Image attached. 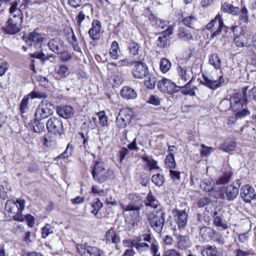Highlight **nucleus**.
Instances as JSON below:
<instances>
[{
    "mask_svg": "<svg viewBox=\"0 0 256 256\" xmlns=\"http://www.w3.org/2000/svg\"><path fill=\"white\" fill-rule=\"evenodd\" d=\"M94 180L98 183L102 184L114 177V172L110 169H106L104 163L100 160L95 162L92 171Z\"/></svg>",
    "mask_w": 256,
    "mask_h": 256,
    "instance_id": "1",
    "label": "nucleus"
},
{
    "mask_svg": "<svg viewBox=\"0 0 256 256\" xmlns=\"http://www.w3.org/2000/svg\"><path fill=\"white\" fill-rule=\"evenodd\" d=\"M248 87L242 88V92H236L230 98V108L234 112H241L247 109L246 91Z\"/></svg>",
    "mask_w": 256,
    "mask_h": 256,
    "instance_id": "2",
    "label": "nucleus"
},
{
    "mask_svg": "<svg viewBox=\"0 0 256 256\" xmlns=\"http://www.w3.org/2000/svg\"><path fill=\"white\" fill-rule=\"evenodd\" d=\"M165 213L160 209L154 210L148 216L150 226L158 233H160L164 225Z\"/></svg>",
    "mask_w": 256,
    "mask_h": 256,
    "instance_id": "3",
    "label": "nucleus"
},
{
    "mask_svg": "<svg viewBox=\"0 0 256 256\" xmlns=\"http://www.w3.org/2000/svg\"><path fill=\"white\" fill-rule=\"evenodd\" d=\"M54 106L48 100H42L36 109L35 116L36 120H43L54 112Z\"/></svg>",
    "mask_w": 256,
    "mask_h": 256,
    "instance_id": "4",
    "label": "nucleus"
},
{
    "mask_svg": "<svg viewBox=\"0 0 256 256\" xmlns=\"http://www.w3.org/2000/svg\"><path fill=\"white\" fill-rule=\"evenodd\" d=\"M203 81L202 84L211 90L226 84L228 83V80L222 76H218V79H214L213 76L208 77L204 74L202 75Z\"/></svg>",
    "mask_w": 256,
    "mask_h": 256,
    "instance_id": "5",
    "label": "nucleus"
},
{
    "mask_svg": "<svg viewBox=\"0 0 256 256\" xmlns=\"http://www.w3.org/2000/svg\"><path fill=\"white\" fill-rule=\"evenodd\" d=\"M26 200L23 199H18L16 202L8 200L5 205V214L10 216L11 214H15L18 210H24Z\"/></svg>",
    "mask_w": 256,
    "mask_h": 256,
    "instance_id": "6",
    "label": "nucleus"
},
{
    "mask_svg": "<svg viewBox=\"0 0 256 256\" xmlns=\"http://www.w3.org/2000/svg\"><path fill=\"white\" fill-rule=\"evenodd\" d=\"M133 62L134 66L132 70L133 76L136 78H146L148 74V67L146 64L140 60Z\"/></svg>",
    "mask_w": 256,
    "mask_h": 256,
    "instance_id": "7",
    "label": "nucleus"
},
{
    "mask_svg": "<svg viewBox=\"0 0 256 256\" xmlns=\"http://www.w3.org/2000/svg\"><path fill=\"white\" fill-rule=\"evenodd\" d=\"M76 249L78 253L82 256H101L100 250L96 246L84 244H78Z\"/></svg>",
    "mask_w": 256,
    "mask_h": 256,
    "instance_id": "8",
    "label": "nucleus"
},
{
    "mask_svg": "<svg viewBox=\"0 0 256 256\" xmlns=\"http://www.w3.org/2000/svg\"><path fill=\"white\" fill-rule=\"evenodd\" d=\"M46 128L49 132L62 135L64 132L61 120L54 116L51 117L46 122Z\"/></svg>",
    "mask_w": 256,
    "mask_h": 256,
    "instance_id": "9",
    "label": "nucleus"
},
{
    "mask_svg": "<svg viewBox=\"0 0 256 256\" xmlns=\"http://www.w3.org/2000/svg\"><path fill=\"white\" fill-rule=\"evenodd\" d=\"M158 90L162 92L167 93H173L176 91V84L170 80L164 78L160 80L157 85Z\"/></svg>",
    "mask_w": 256,
    "mask_h": 256,
    "instance_id": "10",
    "label": "nucleus"
},
{
    "mask_svg": "<svg viewBox=\"0 0 256 256\" xmlns=\"http://www.w3.org/2000/svg\"><path fill=\"white\" fill-rule=\"evenodd\" d=\"M48 45L49 48L56 54H60L65 51L64 42L59 38L50 39Z\"/></svg>",
    "mask_w": 256,
    "mask_h": 256,
    "instance_id": "11",
    "label": "nucleus"
},
{
    "mask_svg": "<svg viewBox=\"0 0 256 256\" xmlns=\"http://www.w3.org/2000/svg\"><path fill=\"white\" fill-rule=\"evenodd\" d=\"M177 72L182 80L186 82L189 80L186 85L191 83L193 76L192 70L190 67L178 66H177Z\"/></svg>",
    "mask_w": 256,
    "mask_h": 256,
    "instance_id": "12",
    "label": "nucleus"
},
{
    "mask_svg": "<svg viewBox=\"0 0 256 256\" xmlns=\"http://www.w3.org/2000/svg\"><path fill=\"white\" fill-rule=\"evenodd\" d=\"M240 195L243 200L246 202H250L256 196L255 190L250 186L246 184L242 186Z\"/></svg>",
    "mask_w": 256,
    "mask_h": 256,
    "instance_id": "13",
    "label": "nucleus"
},
{
    "mask_svg": "<svg viewBox=\"0 0 256 256\" xmlns=\"http://www.w3.org/2000/svg\"><path fill=\"white\" fill-rule=\"evenodd\" d=\"M128 50L131 56L136 60H140L142 56L140 45L133 40L128 45Z\"/></svg>",
    "mask_w": 256,
    "mask_h": 256,
    "instance_id": "14",
    "label": "nucleus"
},
{
    "mask_svg": "<svg viewBox=\"0 0 256 256\" xmlns=\"http://www.w3.org/2000/svg\"><path fill=\"white\" fill-rule=\"evenodd\" d=\"M131 116L127 114L126 110H121L116 119L117 126L120 128H124L130 122Z\"/></svg>",
    "mask_w": 256,
    "mask_h": 256,
    "instance_id": "15",
    "label": "nucleus"
},
{
    "mask_svg": "<svg viewBox=\"0 0 256 256\" xmlns=\"http://www.w3.org/2000/svg\"><path fill=\"white\" fill-rule=\"evenodd\" d=\"M22 23L10 18L7 22L6 26L4 28L3 30L8 34H15L20 30V26Z\"/></svg>",
    "mask_w": 256,
    "mask_h": 256,
    "instance_id": "16",
    "label": "nucleus"
},
{
    "mask_svg": "<svg viewBox=\"0 0 256 256\" xmlns=\"http://www.w3.org/2000/svg\"><path fill=\"white\" fill-rule=\"evenodd\" d=\"M20 0H14L10 4V8L9 10L10 13L12 15L14 18L15 20L18 21V22H22L23 14L22 10L18 8V6Z\"/></svg>",
    "mask_w": 256,
    "mask_h": 256,
    "instance_id": "17",
    "label": "nucleus"
},
{
    "mask_svg": "<svg viewBox=\"0 0 256 256\" xmlns=\"http://www.w3.org/2000/svg\"><path fill=\"white\" fill-rule=\"evenodd\" d=\"M57 114L64 118H68L74 114V108L70 106H62L56 108Z\"/></svg>",
    "mask_w": 256,
    "mask_h": 256,
    "instance_id": "18",
    "label": "nucleus"
},
{
    "mask_svg": "<svg viewBox=\"0 0 256 256\" xmlns=\"http://www.w3.org/2000/svg\"><path fill=\"white\" fill-rule=\"evenodd\" d=\"M173 26H169L166 30L162 32L158 39V45L160 47H165L168 45V36L171 35L173 33Z\"/></svg>",
    "mask_w": 256,
    "mask_h": 256,
    "instance_id": "19",
    "label": "nucleus"
},
{
    "mask_svg": "<svg viewBox=\"0 0 256 256\" xmlns=\"http://www.w3.org/2000/svg\"><path fill=\"white\" fill-rule=\"evenodd\" d=\"M199 228L200 234L204 240L209 241L212 240L214 236V234H216V230L214 229L206 226H199Z\"/></svg>",
    "mask_w": 256,
    "mask_h": 256,
    "instance_id": "20",
    "label": "nucleus"
},
{
    "mask_svg": "<svg viewBox=\"0 0 256 256\" xmlns=\"http://www.w3.org/2000/svg\"><path fill=\"white\" fill-rule=\"evenodd\" d=\"M174 218L178 228H182L185 226L188 220V214L185 210H176V214L174 216Z\"/></svg>",
    "mask_w": 256,
    "mask_h": 256,
    "instance_id": "21",
    "label": "nucleus"
},
{
    "mask_svg": "<svg viewBox=\"0 0 256 256\" xmlns=\"http://www.w3.org/2000/svg\"><path fill=\"white\" fill-rule=\"evenodd\" d=\"M234 42L238 47L248 46L250 45V37L248 35L240 34L234 38Z\"/></svg>",
    "mask_w": 256,
    "mask_h": 256,
    "instance_id": "22",
    "label": "nucleus"
},
{
    "mask_svg": "<svg viewBox=\"0 0 256 256\" xmlns=\"http://www.w3.org/2000/svg\"><path fill=\"white\" fill-rule=\"evenodd\" d=\"M64 31L68 36H67V38L69 42L72 43L74 50L78 52H81V48L78 44L77 38L74 34L72 29L70 28H67L65 29Z\"/></svg>",
    "mask_w": 256,
    "mask_h": 256,
    "instance_id": "23",
    "label": "nucleus"
},
{
    "mask_svg": "<svg viewBox=\"0 0 256 256\" xmlns=\"http://www.w3.org/2000/svg\"><path fill=\"white\" fill-rule=\"evenodd\" d=\"M120 94L126 100H132L137 96L135 90L128 86H124L120 92Z\"/></svg>",
    "mask_w": 256,
    "mask_h": 256,
    "instance_id": "24",
    "label": "nucleus"
},
{
    "mask_svg": "<svg viewBox=\"0 0 256 256\" xmlns=\"http://www.w3.org/2000/svg\"><path fill=\"white\" fill-rule=\"evenodd\" d=\"M250 112L248 109H244L241 112H236L234 116H230L228 119L227 124L228 126H232L235 124L238 118H243L250 115Z\"/></svg>",
    "mask_w": 256,
    "mask_h": 256,
    "instance_id": "25",
    "label": "nucleus"
},
{
    "mask_svg": "<svg viewBox=\"0 0 256 256\" xmlns=\"http://www.w3.org/2000/svg\"><path fill=\"white\" fill-rule=\"evenodd\" d=\"M100 30V22L96 20L93 22L92 28L88 31L90 37L93 40L98 39Z\"/></svg>",
    "mask_w": 256,
    "mask_h": 256,
    "instance_id": "26",
    "label": "nucleus"
},
{
    "mask_svg": "<svg viewBox=\"0 0 256 256\" xmlns=\"http://www.w3.org/2000/svg\"><path fill=\"white\" fill-rule=\"evenodd\" d=\"M238 193V190L237 187L232 186H228L226 189L225 198L228 200H233L236 197Z\"/></svg>",
    "mask_w": 256,
    "mask_h": 256,
    "instance_id": "27",
    "label": "nucleus"
},
{
    "mask_svg": "<svg viewBox=\"0 0 256 256\" xmlns=\"http://www.w3.org/2000/svg\"><path fill=\"white\" fill-rule=\"evenodd\" d=\"M214 224L217 227H220L224 230L228 228V224L218 214V212L215 211L213 214Z\"/></svg>",
    "mask_w": 256,
    "mask_h": 256,
    "instance_id": "28",
    "label": "nucleus"
},
{
    "mask_svg": "<svg viewBox=\"0 0 256 256\" xmlns=\"http://www.w3.org/2000/svg\"><path fill=\"white\" fill-rule=\"evenodd\" d=\"M178 240V247L181 250H185L190 246V239L188 236L176 234Z\"/></svg>",
    "mask_w": 256,
    "mask_h": 256,
    "instance_id": "29",
    "label": "nucleus"
},
{
    "mask_svg": "<svg viewBox=\"0 0 256 256\" xmlns=\"http://www.w3.org/2000/svg\"><path fill=\"white\" fill-rule=\"evenodd\" d=\"M197 220L198 224L200 226H205L206 224H208L210 220L208 211L206 210L202 214H198Z\"/></svg>",
    "mask_w": 256,
    "mask_h": 256,
    "instance_id": "30",
    "label": "nucleus"
},
{
    "mask_svg": "<svg viewBox=\"0 0 256 256\" xmlns=\"http://www.w3.org/2000/svg\"><path fill=\"white\" fill-rule=\"evenodd\" d=\"M224 24L221 17L220 16H216L214 20H211L206 26L208 30H214L218 27H224Z\"/></svg>",
    "mask_w": 256,
    "mask_h": 256,
    "instance_id": "31",
    "label": "nucleus"
},
{
    "mask_svg": "<svg viewBox=\"0 0 256 256\" xmlns=\"http://www.w3.org/2000/svg\"><path fill=\"white\" fill-rule=\"evenodd\" d=\"M56 74L60 78L66 77L70 73L68 66L64 64H59L55 68Z\"/></svg>",
    "mask_w": 256,
    "mask_h": 256,
    "instance_id": "32",
    "label": "nucleus"
},
{
    "mask_svg": "<svg viewBox=\"0 0 256 256\" xmlns=\"http://www.w3.org/2000/svg\"><path fill=\"white\" fill-rule=\"evenodd\" d=\"M122 209L125 211L133 212L135 220L138 222L140 220V207L134 205V204H129L126 206H122Z\"/></svg>",
    "mask_w": 256,
    "mask_h": 256,
    "instance_id": "33",
    "label": "nucleus"
},
{
    "mask_svg": "<svg viewBox=\"0 0 256 256\" xmlns=\"http://www.w3.org/2000/svg\"><path fill=\"white\" fill-rule=\"evenodd\" d=\"M202 256H218L219 252L214 245L208 246L202 251Z\"/></svg>",
    "mask_w": 256,
    "mask_h": 256,
    "instance_id": "34",
    "label": "nucleus"
},
{
    "mask_svg": "<svg viewBox=\"0 0 256 256\" xmlns=\"http://www.w3.org/2000/svg\"><path fill=\"white\" fill-rule=\"evenodd\" d=\"M106 241H109L112 243L117 244L120 242V236L114 232L113 229H110L106 234Z\"/></svg>",
    "mask_w": 256,
    "mask_h": 256,
    "instance_id": "35",
    "label": "nucleus"
},
{
    "mask_svg": "<svg viewBox=\"0 0 256 256\" xmlns=\"http://www.w3.org/2000/svg\"><path fill=\"white\" fill-rule=\"evenodd\" d=\"M209 62L216 69H220L221 66V60L216 54H213L210 56Z\"/></svg>",
    "mask_w": 256,
    "mask_h": 256,
    "instance_id": "36",
    "label": "nucleus"
},
{
    "mask_svg": "<svg viewBox=\"0 0 256 256\" xmlns=\"http://www.w3.org/2000/svg\"><path fill=\"white\" fill-rule=\"evenodd\" d=\"M236 148V142L234 140L226 142L220 146V150L227 152L234 150Z\"/></svg>",
    "mask_w": 256,
    "mask_h": 256,
    "instance_id": "37",
    "label": "nucleus"
},
{
    "mask_svg": "<svg viewBox=\"0 0 256 256\" xmlns=\"http://www.w3.org/2000/svg\"><path fill=\"white\" fill-rule=\"evenodd\" d=\"M222 9L225 12L230 14L232 15L236 14L238 11L239 8L234 7L232 4L224 2L222 6Z\"/></svg>",
    "mask_w": 256,
    "mask_h": 256,
    "instance_id": "38",
    "label": "nucleus"
},
{
    "mask_svg": "<svg viewBox=\"0 0 256 256\" xmlns=\"http://www.w3.org/2000/svg\"><path fill=\"white\" fill-rule=\"evenodd\" d=\"M200 188L206 192H211L214 186V182L212 180H204L200 184Z\"/></svg>",
    "mask_w": 256,
    "mask_h": 256,
    "instance_id": "39",
    "label": "nucleus"
},
{
    "mask_svg": "<svg viewBox=\"0 0 256 256\" xmlns=\"http://www.w3.org/2000/svg\"><path fill=\"white\" fill-rule=\"evenodd\" d=\"M118 49L119 46L118 42L116 41H114L112 43L109 52V54L111 58H112L114 60H117L118 58Z\"/></svg>",
    "mask_w": 256,
    "mask_h": 256,
    "instance_id": "40",
    "label": "nucleus"
},
{
    "mask_svg": "<svg viewBox=\"0 0 256 256\" xmlns=\"http://www.w3.org/2000/svg\"><path fill=\"white\" fill-rule=\"evenodd\" d=\"M146 79L144 81V85L148 88L150 89H152L155 87L156 84V78L155 76L152 74H150L148 72V74L147 75L146 77L145 78Z\"/></svg>",
    "mask_w": 256,
    "mask_h": 256,
    "instance_id": "41",
    "label": "nucleus"
},
{
    "mask_svg": "<svg viewBox=\"0 0 256 256\" xmlns=\"http://www.w3.org/2000/svg\"><path fill=\"white\" fill-rule=\"evenodd\" d=\"M130 246L135 247L140 252H145L150 249V246L146 242L136 243L134 242H131Z\"/></svg>",
    "mask_w": 256,
    "mask_h": 256,
    "instance_id": "42",
    "label": "nucleus"
},
{
    "mask_svg": "<svg viewBox=\"0 0 256 256\" xmlns=\"http://www.w3.org/2000/svg\"><path fill=\"white\" fill-rule=\"evenodd\" d=\"M178 35L180 38L188 42L192 39V36L191 33L186 30L183 28H180L178 30Z\"/></svg>",
    "mask_w": 256,
    "mask_h": 256,
    "instance_id": "43",
    "label": "nucleus"
},
{
    "mask_svg": "<svg viewBox=\"0 0 256 256\" xmlns=\"http://www.w3.org/2000/svg\"><path fill=\"white\" fill-rule=\"evenodd\" d=\"M30 98L27 95L22 100L20 106V110L21 113H26L28 111L29 109L28 104Z\"/></svg>",
    "mask_w": 256,
    "mask_h": 256,
    "instance_id": "44",
    "label": "nucleus"
},
{
    "mask_svg": "<svg viewBox=\"0 0 256 256\" xmlns=\"http://www.w3.org/2000/svg\"><path fill=\"white\" fill-rule=\"evenodd\" d=\"M160 66L162 72L166 73L170 70L171 67V63L167 58H162L161 59Z\"/></svg>",
    "mask_w": 256,
    "mask_h": 256,
    "instance_id": "45",
    "label": "nucleus"
},
{
    "mask_svg": "<svg viewBox=\"0 0 256 256\" xmlns=\"http://www.w3.org/2000/svg\"><path fill=\"white\" fill-rule=\"evenodd\" d=\"M32 98H48V94L44 92L38 90H33L30 93L28 94Z\"/></svg>",
    "mask_w": 256,
    "mask_h": 256,
    "instance_id": "46",
    "label": "nucleus"
},
{
    "mask_svg": "<svg viewBox=\"0 0 256 256\" xmlns=\"http://www.w3.org/2000/svg\"><path fill=\"white\" fill-rule=\"evenodd\" d=\"M146 206H150L154 208H156L158 204V202L156 198L152 195L151 192L148 194L146 196V201L145 202Z\"/></svg>",
    "mask_w": 256,
    "mask_h": 256,
    "instance_id": "47",
    "label": "nucleus"
},
{
    "mask_svg": "<svg viewBox=\"0 0 256 256\" xmlns=\"http://www.w3.org/2000/svg\"><path fill=\"white\" fill-rule=\"evenodd\" d=\"M28 40L34 42L41 43L43 41V38L41 34L34 31L30 34Z\"/></svg>",
    "mask_w": 256,
    "mask_h": 256,
    "instance_id": "48",
    "label": "nucleus"
},
{
    "mask_svg": "<svg viewBox=\"0 0 256 256\" xmlns=\"http://www.w3.org/2000/svg\"><path fill=\"white\" fill-rule=\"evenodd\" d=\"M74 152V146L72 144L69 143L64 152L59 155L57 158H66L71 156Z\"/></svg>",
    "mask_w": 256,
    "mask_h": 256,
    "instance_id": "49",
    "label": "nucleus"
},
{
    "mask_svg": "<svg viewBox=\"0 0 256 256\" xmlns=\"http://www.w3.org/2000/svg\"><path fill=\"white\" fill-rule=\"evenodd\" d=\"M152 180L155 185L160 186L164 182V178L162 175L158 174L152 176Z\"/></svg>",
    "mask_w": 256,
    "mask_h": 256,
    "instance_id": "50",
    "label": "nucleus"
},
{
    "mask_svg": "<svg viewBox=\"0 0 256 256\" xmlns=\"http://www.w3.org/2000/svg\"><path fill=\"white\" fill-rule=\"evenodd\" d=\"M102 206L103 204L98 198H96V201L94 202L92 204V208H93V210L91 211V212L94 216H96L98 212V211Z\"/></svg>",
    "mask_w": 256,
    "mask_h": 256,
    "instance_id": "51",
    "label": "nucleus"
},
{
    "mask_svg": "<svg viewBox=\"0 0 256 256\" xmlns=\"http://www.w3.org/2000/svg\"><path fill=\"white\" fill-rule=\"evenodd\" d=\"M166 164L170 169H174L176 168V163L174 160V155L172 154H168L165 159Z\"/></svg>",
    "mask_w": 256,
    "mask_h": 256,
    "instance_id": "52",
    "label": "nucleus"
},
{
    "mask_svg": "<svg viewBox=\"0 0 256 256\" xmlns=\"http://www.w3.org/2000/svg\"><path fill=\"white\" fill-rule=\"evenodd\" d=\"M210 195L216 198L224 200L226 198L224 194V190L222 188H219L217 190H213L210 192Z\"/></svg>",
    "mask_w": 256,
    "mask_h": 256,
    "instance_id": "53",
    "label": "nucleus"
},
{
    "mask_svg": "<svg viewBox=\"0 0 256 256\" xmlns=\"http://www.w3.org/2000/svg\"><path fill=\"white\" fill-rule=\"evenodd\" d=\"M111 79L116 85L121 84L124 80L122 74L120 72H118L114 74L112 76Z\"/></svg>",
    "mask_w": 256,
    "mask_h": 256,
    "instance_id": "54",
    "label": "nucleus"
},
{
    "mask_svg": "<svg viewBox=\"0 0 256 256\" xmlns=\"http://www.w3.org/2000/svg\"><path fill=\"white\" fill-rule=\"evenodd\" d=\"M142 158L146 162V164L149 167L150 171L154 169L159 168V167L157 166V162L155 160L150 159L147 157H144Z\"/></svg>",
    "mask_w": 256,
    "mask_h": 256,
    "instance_id": "55",
    "label": "nucleus"
},
{
    "mask_svg": "<svg viewBox=\"0 0 256 256\" xmlns=\"http://www.w3.org/2000/svg\"><path fill=\"white\" fill-rule=\"evenodd\" d=\"M39 120H37L36 118L35 121L34 122V125L33 126L34 131L36 133H40L44 130V124L42 123H40L39 122Z\"/></svg>",
    "mask_w": 256,
    "mask_h": 256,
    "instance_id": "56",
    "label": "nucleus"
},
{
    "mask_svg": "<svg viewBox=\"0 0 256 256\" xmlns=\"http://www.w3.org/2000/svg\"><path fill=\"white\" fill-rule=\"evenodd\" d=\"M230 175L228 173L224 174L216 180V184L218 185L227 184L230 181Z\"/></svg>",
    "mask_w": 256,
    "mask_h": 256,
    "instance_id": "57",
    "label": "nucleus"
},
{
    "mask_svg": "<svg viewBox=\"0 0 256 256\" xmlns=\"http://www.w3.org/2000/svg\"><path fill=\"white\" fill-rule=\"evenodd\" d=\"M240 18V20L244 24H246L248 22V11L244 6L241 10Z\"/></svg>",
    "mask_w": 256,
    "mask_h": 256,
    "instance_id": "58",
    "label": "nucleus"
},
{
    "mask_svg": "<svg viewBox=\"0 0 256 256\" xmlns=\"http://www.w3.org/2000/svg\"><path fill=\"white\" fill-rule=\"evenodd\" d=\"M158 248L159 246L157 242L155 240L152 241L150 250L153 256H160V254L158 253Z\"/></svg>",
    "mask_w": 256,
    "mask_h": 256,
    "instance_id": "59",
    "label": "nucleus"
},
{
    "mask_svg": "<svg viewBox=\"0 0 256 256\" xmlns=\"http://www.w3.org/2000/svg\"><path fill=\"white\" fill-rule=\"evenodd\" d=\"M53 231L50 224H46L44 227L42 228V235L43 238H46L49 234L52 233Z\"/></svg>",
    "mask_w": 256,
    "mask_h": 256,
    "instance_id": "60",
    "label": "nucleus"
},
{
    "mask_svg": "<svg viewBox=\"0 0 256 256\" xmlns=\"http://www.w3.org/2000/svg\"><path fill=\"white\" fill-rule=\"evenodd\" d=\"M98 116L99 118V122L102 126H105L107 124L108 119L107 117L105 116L104 111L100 112L98 113Z\"/></svg>",
    "mask_w": 256,
    "mask_h": 256,
    "instance_id": "61",
    "label": "nucleus"
},
{
    "mask_svg": "<svg viewBox=\"0 0 256 256\" xmlns=\"http://www.w3.org/2000/svg\"><path fill=\"white\" fill-rule=\"evenodd\" d=\"M195 21H196V18L192 16H189L188 17L184 18L182 20L183 24L185 26H186L188 27H190V28L192 27V26H193L194 22H195Z\"/></svg>",
    "mask_w": 256,
    "mask_h": 256,
    "instance_id": "62",
    "label": "nucleus"
},
{
    "mask_svg": "<svg viewBox=\"0 0 256 256\" xmlns=\"http://www.w3.org/2000/svg\"><path fill=\"white\" fill-rule=\"evenodd\" d=\"M202 150L200 151V154L202 156H206L213 152L214 148L212 147L205 146L204 144L201 145Z\"/></svg>",
    "mask_w": 256,
    "mask_h": 256,
    "instance_id": "63",
    "label": "nucleus"
},
{
    "mask_svg": "<svg viewBox=\"0 0 256 256\" xmlns=\"http://www.w3.org/2000/svg\"><path fill=\"white\" fill-rule=\"evenodd\" d=\"M244 130L248 133V136L250 137L254 136L256 132L255 128L252 126H246L241 129V131L242 132Z\"/></svg>",
    "mask_w": 256,
    "mask_h": 256,
    "instance_id": "64",
    "label": "nucleus"
}]
</instances>
